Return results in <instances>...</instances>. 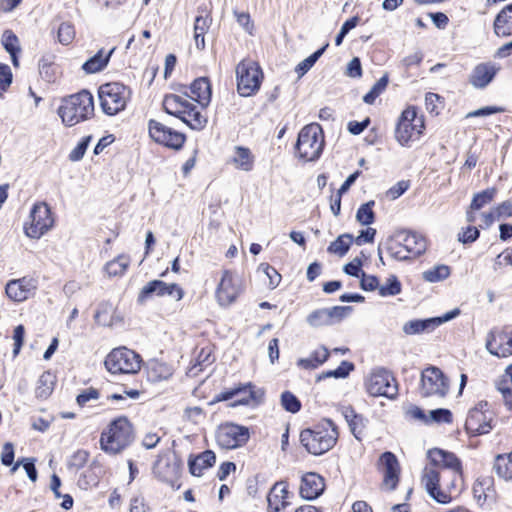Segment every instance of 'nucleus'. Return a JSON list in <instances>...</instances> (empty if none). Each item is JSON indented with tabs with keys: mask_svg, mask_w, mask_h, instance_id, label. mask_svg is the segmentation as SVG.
<instances>
[{
	"mask_svg": "<svg viewBox=\"0 0 512 512\" xmlns=\"http://www.w3.org/2000/svg\"><path fill=\"white\" fill-rule=\"evenodd\" d=\"M114 49H111L107 54H104L103 50H99L93 57L88 59L82 66L86 73H96L104 69L113 53Z\"/></svg>",
	"mask_w": 512,
	"mask_h": 512,
	"instance_id": "obj_36",
	"label": "nucleus"
},
{
	"mask_svg": "<svg viewBox=\"0 0 512 512\" xmlns=\"http://www.w3.org/2000/svg\"><path fill=\"white\" fill-rule=\"evenodd\" d=\"M496 474L508 481L512 479V451L507 454L497 455L493 466Z\"/></svg>",
	"mask_w": 512,
	"mask_h": 512,
	"instance_id": "obj_39",
	"label": "nucleus"
},
{
	"mask_svg": "<svg viewBox=\"0 0 512 512\" xmlns=\"http://www.w3.org/2000/svg\"><path fill=\"white\" fill-rule=\"evenodd\" d=\"M496 194L495 188L486 189L480 193L474 195L470 208L471 210H479L485 205L489 204Z\"/></svg>",
	"mask_w": 512,
	"mask_h": 512,
	"instance_id": "obj_48",
	"label": "nucleus"
},
{
	"mask_svg": "<svg viewBox=\"0 0 512 512\" xmlns=\"http://www.w3.org/2000/svg\"><path fill=\"white\" fill-rule=\"evenodd\" d=\"M192 99L202 108H206L211 101V84L207 77H200L193 81L190 86Z\"/></svg>",
	"mask_w": 512,
	"mask_h": 512,
	"instance_id": "obj_29",
	"label": "nucleus"
},
{
	"mask_svg": "<svg viewBox=\"0 0 512 512\" xmlns=\"http://www.w3.org/2000/svg\"><path fill=\"white\" fill-rule=\"evenodd\" d=\"M243 291L241 278L230 270H224L216 288V299L219 305L229 306L236 301Z\"/></svg>",
	"mask_w": 512,
	"mask_h": 512,
	"instance_id": "obj_14",
	"label": "nucleus"
},
{
	"mask_svg": "<svg viewBox=\"0 0 512 512\" xmlns=\"http://www.w3.org/2000/svg\"><path fill=\"white\" fill-rule=\"evenodd\" d=\"M506 265L512 266V249L503 251L495 258L493 269L498 271Z\"/></svg>",
	"mask_w": 512,
	"mask_h": 512,
	"instance_id": "obj_63",
	"label": "nucleus"
},
{
	"mask_svg": "<svg viewBox=\"0 0 512 512\" xmlns=\"http://www.w3.org/2000/svg\"><path fill=\"white\" fill-rule=\"evenodd\" d=\"M493 26L495 34L499 37L512 35V3L498 13Z\"/></svg>",
	"mask_w": 512,
	"mask_h": 512,
	"instance_id": "obj_33",
	"label": "nucleus"
},
{
	"mask_svg": "<svg viewBox=\"0 0 512 512\" xmlns=\"http://www.w3.org/2000/svg\"><path fill=\"white\" fill-rule=\"evenodd\" d=\"M324 487V479L317 473L310 472L302 477L300 495L307 500H313L322 494Z\"/></svg>",
	"mask_w": 512,
	"mask_h": 512,
	"instance_id": "obj_26",
	"label": "nucleus"
},
{
	"mask_svg": "<svg viewBox=\"0 0 512 512\" xmlns=\"http://www.w3.org/2000/svg\"><path fill=\"white\" fill-rule=\"evenodd\" d=\"M450 273V267L441 264L424 271L422 277L427 282L436 283L447 279Z\"/></svg>",
	"mask_w": 512,
	"mask_h": 512,
	"instance_id": "obj_42",
	"label": "nucleus"
},
{
	"mask_svg": "<svg viewBox=\"0 0 512 512\" xmlns=\"http://www.w3.org/2000/svg\"><path fill=\"white\" fill-rule=\"evenodd\" d=\"M75 28L70 22L60 24L57 32L58 41L63 45H69L75 39Z\"/></svg>",
	"mask_w": 512,
	"mask_h": 512,
	"instance_id": "obj_49",
	"label": "nucleus"
},
{
	"mask_svg": "<svg viewBox=\"0 0 512 512\" xmlns=\"http://www.w3.org/2000/svg\"><path fill=\"white\" fill-rule=\"evenodd\" d=\"M426 422L450 423L452 422V413L450 410L443 408L431 410Z\"/></svg>",
	"mask_w": 512,
	"mask_h": 512,
	"instance_id": "obj_55",
	"label": "nucleus"
},
{
	"mask_svg": "<svg viewBox=\"0 0 512 512\" xmlns=\"http://www.w3.org/2000/svg\"><path fill=\"white\" fill-rule=\"evenodd\" d=\"M216 441L224 449H235L246 444L249 439V430L234 423H225L216 431Z\"/></svg>",
	"mask_w": 512,
	"mask_h": 512,
	"instance_id": "obj_15",
	"label": "nucleus"
},
{
	"mask_svg": "<svg viewBox=\"0 0 512 512\" xmlns=\"http://www.w3.org/2000/svg\"><path fill=\"white\" fill-rule=\"evenodd\" d=\"M64 125L72 127L94 115V100L90 92L83 90L63 99L58 108Z\"/></svg>",
	"mask_w": 512,
	"mask_h": 512,
	"instance_id": "obj_1",
	"label": "nucleus"
},
{
	"mask_svg": "<svg viewBox=\"0 0 512 512\" xmlns=\"http://www.w3.org/2000/svg\"><path fill=\"white\" fill-rule=\"evenodd\" d=\"M281 404L286 411L291 412V413H296L301 408L300 401L290 391H285L282 393Z\"/></svg>",
	"mask_w": 512,
	"mask_h": 512,
	"instance_id": "obj_52",
	"label": "nucleus"
},
{
	"mask_svg": "<svg viewBox=\"0 0 512 512\" xmlns=\"http://www.w3.org/2000/svg\"><path fill=\"white\" fill-rule=\"evenodd\" d=\"M374 201L362 204L356 213V219L361 225H370L374 222L375 215L373 212Z\"/></svg>",
	"mask_w": 512,
	"mask_h": 512,
	"instance_id": "obj_47",
	"label": "nucleus"
},
{
	"mask_svg": "<svg viewBox=\"0 0 512 512\" xmlns=\"http://www.w3.org/2000/svg\"><path fill=\"white\" fill-rule=\"evenodd\" d=\"M234 397H237V400L232 404V406L258 405L263 401L264 390L249 382L239 384L233 388L223 391L217 399L225 401Z\"/></svg>",
	"mask_w": 512,
	"mask_h": 512,
	"instance_id": "obj_13",
	"label": "nucleus"
},
{
	"mask_svg": "<svg viewBox=\"0 0 512 512\" xmlns=\"http://www.w3.org/2000/svg\"><path fill=\"white\" fill-rule=\"evenodd\" d=\"M328 43H326L323 47L315 51L312 55L301 61L295 68L296 73L298 74V78H301L304 74H306L316 63V61L322 56L328 47Z\"/></svg>",
	"mask_w": 512,
	"mask_h": 512,
	"instance_id": "obj_45",
	"label": "nucleus"
},
{
	"mask_svg": "<svg viewBox=\"0 0 512 512\" xmlns=\"http://www.w3.org/2000/svg\"><path fill=\"white\" fill-rule=\"evenodd\" d=\"M55 385V376L46 371L41 374L39 377L36 388L35 395L39 399H47L53 392Z\"/></svg>",
	"mask_w": 512,
	"mask_h": 512,
	"instance_id": "obj_37",
	"label": "nucleus"
},
{
	"mask_svg": "<svg viewBox=\"0 0 512 512\" xmlns=\"http://www.w3.org/2000/svg\"><path fill=\"white\" fill-rule=\"evenodd\" d=\"M12 83V72L8 65L0 63V98Z\"/></svg>",
	"mask_w": 512,
	"mask_h": 512,
	"instance_id": "obj_58",
	"label": "nucleus"
},
{
	"mask_svg": "<svg viewBox=\"0 0 512 512\" xmlns=\"http://www.w3.org/2000/svg\"><path fill=\"white\" fill-rule=\"evenodd\" d=\"M496 389L502 396L505 407L512 411V365H509L504 373L496 380Z\"/></svg>",
	"mask_w": 512,
	"mask_h": 512,
	"instance_id": "obj_32",
	"label": "nucleus"
},
{
	"mask_svg": "<svg viewBox=\"0 0 512 512\" xmlns=\"http://www.w3.org/2000/svg\"><path fill=\"white\" fill-rule=\"evenodd\" d=\"M2 44L9 54H13V52L20 51L19 40L17 36L10 30H6L3 33Z\"/></svg>",
	"mask_w": 512,
	"mask_h": 512,
	"instance_id": "obj_54",
	"label": "nucleus"
},
{
	"mask_svg": "<svg viewBox=\"0 0 512 512\" xmlns=\"http://www.w3.org/2000/svg\"><path fill=\"white\" fill-rule=\"evenodd\" d=\"M442 478L440 472L432 467H425L422 475V484L428 494L437 502L447 504L452 500L451 491L455 487L451 483L446 485L445 489H440L439 483Z\"/></svg>",
	"mask_w": 512,
	"mask_h": 512,
	"instance_id": "obj_18",
	"label": "nucleus"
},
{
	"mask_svg": "<svg viewBox=\"0 0 512 512\" xmlns=\"http://www.w3.org/2000/svg\"><path fill=\"white\" fill-rule=\"evenodd\" d=\"M487 402H480L474 408L469 410L465 422V428L471 435H482L490 431L491 417L487 415L485 408Z\"/></svg>",
	"mask_w": 512,
	"mask_h": 512,
	"instance_id": "obj_21",
	"label": "nucleus"
},
{
	"mask_svg": "<svg viewBox=\"0 0 512 512\" xmlns=\"http://www.w3.org/2000/svg\"><path fill=\"white\" fill-rule=\"evenodd\" d=\"M409 188V182L405 180H401L393 185L387 192L386 195L389 199L395 200L404 194Z\"/></svg>",
	"mask_w": 512,
	"mask_h": 512,
	"instance_id": "obj_62",
	"label": "nucleus"
},
{
	"mask_svg": "<svg viewBox=\"0 0 512 512\" xmlns=\"http://www.w3.org/2000/svg\"><path fill=\"white\" fill-rule=\"evenodd\" d=\"M229 163L237 170L250 172L255 165V155L248 147L234 146Z\"/></svg>",
	"mask_w": 512,
	"mask_h": 512,
	"instance_id": "obj_27",
	"label": "nucleus"
},
{
	"mask_svg": "<svg viewBox=\"0 0 512 512\" xmlns=\"http://www.w3.org/2000/svg\"><path fill=\"white\" fill-rule=\"evenodd\" d=\"M449 391V381L435 366L425 368L421 373L419 393L423 398H444Z\"/></svg>",
	"mask_w": 512,
	"mask_h": 512,
	"instance_id": "obj_11",
	"label": "nucleus"
},
{
	"mask_svg": "<svg viewBox=\"0 0 512 512\" xmlns=\"http://www.w3.org/2000/svg\"><path fill=\"white\" fill-rule=\"evenodd\" d=\"M29 219L30 221L25 224L24 229L25 234L33 239H39L54 226L50 207L44 202L34 204Z\"/></svg>",
	"mask_w": 512,
	"mask_h": 512,
	"instance_id": "obj_12",
	"label": "nucleus"
},
{
	"mask_svg": "<svg viewBox=\"0 0 512 512\" xmlns=\"http://www.w3.org/2000/svg\"><path fill=\"white\" fill-rule=\"evenodd\" d=\"M345 418L348 422L352 434L356 439L361 440V436L365 427L364 418L361 415L355 414L352 409L345 412Z\"/></svg>",
	"mask_w": 512,
	"mask_h": 512,
	"instance_id": "obj_43",
	"label": "nucleus"
},
{
	"mask_svg": "<svg viewBox=\"0 0 512 512\" xmlns=\"http://www.w3.org/2000/svg\"><path fill=\"white\" fill-rule=\"evenodd\" d=\"M486 349L497 357L512 355V331L493 330L486 339Z\"/></svg>",
	"mask_w": 512,
	"mask_h": 512,
	"instance_id": "obj_23",
	"label": "nucleus"
},
{
	"mask_svg": "<svg viewBox=\"0 0 512 512\" xmlns=\"http://www.w3.org/2000/svg\"><path fill=\"white\" fill-rule=\"evenodd\" d=\"M367 393L373 397H386L394 399L398 393V386L393 375L386 369L373 370L365 380Z\"/></svg>",
	"mask_w": 512,
	"mask_h": 512,
	"instance_id": "obj_10",
	"label": "nucleus"
},
{
	"mask_svg": "<svg viewBox=\"0 0 512 512\" xmlns=\"http://www.w3.org/2000/svg\"><path fill=\"white\" fill-rule=\"evenodd\" d=\"M184 418L193 423H199L205 418V412L199 406L187 407L184 410Z\"/></svg>",
	"mask_w": 512,
	"mask_h": 512,
	"instance_id": "obj_60",
	"label": "nucleus"
},
{
	"mask_svg": "<svg viewBox=\"0 0 512 512\" xmlns=\"http://www.w3.org/2000/svg\"><path fill=\"white\" fill-rule=\"evenodd\" d=\"M36 288L34 280L21 278L9 281L6 284L5 292L11 300L22 302L32 296Z\"/></svg>",
	"mask_w": 512,
	"mask_h": 512,
	"instance_id": "obj_25",
	"label": "nucleus"
},
{
	"mask_svg": "<svg viewBox=\"0 0 512 512\" xmlns=\"http://www.w3.org/2000/svg\"><path fill=\"white\" fill-rule=\"evenodd\" d=\"M259 270H261L269 279V288L274 289L279 285L281 281V275L274 267L270 266L269 264L262 263L259 266Z\"/></svg>",
	"mask_w": 512,
	"mask_h": 512,
	"instance_id": "obj_56",
	"label": "nucleus"
},
{
	"mask_svg": "<svg viewBox=\"0 0 512 512\" xmlns=\"http://www.w3.org/2000/svg\"><path fill=\"white\" fill-rule=\"evenodd\" d=\"M152 295L160 297L169 295L176 301H179L183 298L184 292L183 289L175 283L167 284L161 280H152L141 289L138 301L143 302Z\"/></svg>",
	"mask_w": 512,
	"mask_h": 512,
	"instance_id": "obj_22",
	"label": "nucleus"
},
{
	"mask_svg": "<svg viewBox=\"0 0 512 512\" xmlns=\"http://www.w3.org/2000/svg\"><path fill=\"white\" fill-rule=\"evenodd\" d=\"M403 235L399 231L395 233L386 243V249L391 257L396 260H407L409 254L405 251L404 245L402 244Z\"/></svg>",
	"mask_w": 512,
	"mask_h": 512,
	"instance_id": "obj_38",
	"label": "nucleus"
},
{
	"mask_svg": "<svg viewBox=\"0 0 512 512\" xmlns=\"http://www.w3.org/2000/svg\"><path fill=\"white\" fill-rule=\"evenodd\" d=\"M401 292V283L396 276L392 275L388 278L385 285L379 286V294L382 297L395 296Z\"/></svg>",
	"mask_w": 512,
	"mask_h": 512,
	"instance_id": "obj_51",
	"label": "nucleus"
},
{
	"mask_svg": "<svg viewBox=\"0 0 512 512\" xmlns=\"http://www.w3.org/2000/svg\"><path fill=\"white\" fill-rule=\"evenodd\" d=\"M134 440L132 424L126 417L114 419L101 433L100 447L108 454H118Z\"/></svg>",
	"mask_w": 512,
	"mask_h": 512,
	"instance_id": "obj_3",
	"label": "nucleus"
},
{
	"mask_svg": "<svg viewBox=\"0 0 512 512\" xmlns=\"http://www.w3.org/2000/svg\"><path fill=\"white\" fill-rule=\"evenodd\" d=\"M403 235L402 244L409 254V259L420 256L426 250V240L423 236L410 231H401Z\"/></svg>",
	"mask_w": 512,
	"mask_h": 512,
	"instance_id": "obj_31",
	"label": "nucleus"
},
{
	"mask_svg": "<svg viewBox=\"0 0 512 512\" xmlns=\"http://www.w3.org/2000/svg\"><path fill=\"white\" fill-rule=\"evenodd\" d=\"M351 310L350 306L316 309L307 316L306 321L313 328L330 326L343 320Z\"/></svg>",
	"mask_w": 512,
	"mask_h": 512,
	"instance_id": "obj_19",
	"label": "nucleus"
},
{
	"mask_svg": "<svg viewBox=\"0 0 512 512\" xmlns=\"http://www.w3.org/2000/svg\"><path fill=\"white\" fill-rule=\"evenodd\" d=\"M384 476L383 485L388 490L396 488L399 481L400 466L396 456L392 452H385L379 460Z\"/></svg>",
	"mask_w": 512,
	"mask_h": 512,
	"instance_id": "obj_24",
	"label": "nucleus"
},
{
	"mask_svg": "<svg viewBox=\"0 0 512 512\" xmlns=\"http://www.w3.org/2000/svg\"><path fill=\"white\" fill-rule=\"evenodd\" d=\"M130 262L131 260L128 255H119L105 265V271L110 277L122 276L129 267Z\"/></svg>",
	"mask_w": 512,
	"mask_h": 512,
	"instance_id": "obj_40",
	"label": "nucleus"
},
{
	"mask_svg": "<svg viewBox=\"0 0 512 512\" xmlns=\"http://www.w3.org/2000/svg\"><path fill=\"white\" fill-rule=\"evenodd\" d=\"M91 140V136L85 137L70 153L69 159L71 161H79L83 158L86 149Z\"/></svg>",
	"mask_w": 512,
	"mask_h": 512,
	"instance_id": "obj_61",
	"label": "nucleus"
},
{
	"mask_svg": "<svg viewBox=\"0 0 512 512\" xmlns=\"http://www.w3.org/2000/svg\"><path fill=\"white\" fill-rule=\"evenodd\" d=\"M113 313V305L109 302H103L99 304L98 309L94 315V319L99 325L111 326L113 324Z\"/></svg>",
	"mask_w": 512,
	"mask_h": 512,
	"instance_id": "obj_44",
	"label": "nucleus"
},
{
	"mask_svg": "<svg viewBox=\"0 0 512 512\" xmlns=\"http://www.w3.org/2000/svg\"><path fill=\"white\" fill-rule=\"evenodd\" d=\"M163 108L166 113L181 119L194 130L203 129L207 123V118L184 96L166 95Z\"/></svg>",
	"mask_w": 512,
	"mask_h": 512,
	"instance_id": "obj_4",
	"label": "nucleus"
},
{
	"mask_svg": "<svg viewBox=\"0 0 512 512\" xmlns=\"http://www.w3.org/2000/svg\"><path fill=\"white\" fill-rule=\"evenodd\" d=\"M459 314L460 310L458 308H455L439 317H433L423 320H410L403 325L402 330L406 335L429 333L435 330L441 324L456 318Z\"/></svg>",
	"mask_w": 512,
	"mask_h": 512,
	"instance_id": "obj_20",
	"label": "nucleus"
},
{
	"mask_svg": "<svg viewBox=\"0 0 512 512\" xmlns=\"http://www.w3.org/2000/svg\"><path fill=\"white\" fill-rule=\"evenodd\" d=\"M499 68L492 63L478 64L472 71L469 82L475 88H485L495 77Z\"/></svg>",
	"mask_w": 512,
	"mask_h": 512,
	"instance_id": "obj_28",
	"label": "nucleus"
},
{
	"mask_svg": "<svg viewBox=\"0 0 512 512\" xmlns=\"http://www.w3.org/2000/svg\"><path fill=\"white\" fill-rule=\"evenodd\" d=\"M236 79L238 93L250 97L259 90L263 73L257 62L244 59L236 67Z\"/></svg>",
	"mask_w": 512,
	"mask_h": 512,
	"instance_id": "obj_9",
	"label": "nucleus"
},
{
	"mask_svg": "<svg viewBox=\"0 0 512 512\" xmlns=\"http://www.w3.org/2000/svg\"><path fill=\"white\" fill-rule=\"evenodd\" d=\"M427 457L431 464L436 467H442L451 474V486L456 487L457 481L461 479L462 466L458 457L452 453L442 449L434 448L427 452Z\"/></svg>",
	"mask_w": 512,
	"mask_h": 512,
	"instance_id": "obj_17",
	"label": "nucleus"
},
{
	"mask_svg": "<svg viewBox=\"0 0 512 512\" xmlns=\"http://www.w3.org/2000/svg\"><path fill=\"white\" fill-rule=\"evenodd\" d=\"M425 129L424 119L418 116L414 106L407 107L400 115L395 130V138L401 146H410L419 140Z\"/></svg>",
	"mask_w": 512,
	"mask_h": 512,
	"instance_id": "obj_7",
	"label": "nucleus"
},
{
	"mask_svg": "<svg viewBox=\"0 0 512 512\" xmlns=\"http://www.w3.org/2000/svg\"><path fill=\"white\" fill-rule=\"evenodd\" d=\"M388 84L387 76L381 77L371 88V90L363 97V101L367 104H373L376 98L383 93Z\"/></svg>",
	"mask_w": 512,
	"mask_h": 512,
	"instance_id": "obj_50",
	"label": "nucleus"
},
{
	"mask_svg": "<svg viewBox=\"0 0 512 512\" xmlns=\"http://www.w3.org/2000/svg\"><path fill=\"white\" fill-rule=\"evenodd\" d=\"M425 107L429 113L438 115L442 108L441 97L436 93H427L425 95Z\"/></svg>",
	"mask_w": 512,
	"mask_h": 512,
	"instance_id": "obj_57",
	"label": "nucleus"
},
{
	"mask_svg": "<svg viewBox=\"0 0 512 512\" xmlns=\"http://www.w3.org/2000/svg\"><path fill=\"white\" fill-rule=\"evenodd\" d=\"M212 23V19L209 14L205 16L200 14L196 17L194 23V32L205 36Z\"/></svg>",
	"mask_w": 512,
	"mask_h": 512,
	"instance_id": "obj_59",
	"label": "nucleus"
},
{
	"mask_svg": "<svg viewBox=\"0 0 512 512\" xmlns=\"http://www.w3.org/2000/svg\"><path fill=\"white\" fill-rule=\"evenodd\" d=\"M98 95L103 112L113 116L125 109L130 90L121 83L112 82L101 85Z\"/></svg>",
	"mask_w": 512,
	"mask_h": 512,
	"instance_id": "obj_8",
	"label": "nucleus"
},
{
	"mask_svg": "<svg viewBox=\"0 0 512 512\" xmlns=\"http://www.w3.org/2000/svg\"><path fill=\"white\" fill-rule=\"evenodd\" d=\"M479 237V230L474 226H468L458 234V240L463 244L472 243Z\"/></svg>",
	"mask_w": 512,
	"mask_h": 512,
	"instance_id": "obj_64",
	"label": "nucleus"
},
{
	"mask_svg": "<svg viewBox=\"0 0 512 512\" xmlns=\"http://www.w3.org/2000/svg\"><path fill=\"white\" fill-rule=\"evenodd\" d=\"M324 147V136L320 125H306L298 134L295 152L297 157L305 161L318 159Z\"/></svg>",
	"mask_w": 512,
	"mask_h": 512,
	"instance_id": "obj_5",
	"label": "nucleus"
},
{
	"mask_svg": "<svg viewBox=\"0 0 512 512\" xmlns=\"http://www.w3.org/2000/svg\"><path fill=\"white\" fill-rule=\"evenodd\" d=\"M149 135L157 143L174 149H180L185 142V135L164 125L163 123L150 120L149 121Z\"/></svg>",
	"mask_w": 512,
	"mask_h": 512,
	"instance_id": "obj_16",
	"label": "nucleus"
},
{
	"mask_svg": "<svg viewBox=\"0 0 512 512\" xmlns=\"http://www.w3.org/2000/svg\"><path fill=\"white\" fill-rule=\"evenodd\" d=\"M89 457L88 451L79 449L68 458L67 468L72 472H77L87 464Z\"/></svg>",
	"mask_w": 512,
	"mask_h": 512,
	"instance_id": "obj_46",
	"label": "nucleus"
},
{
	"mask_svg": "<svg viewBox=\"0 0 512 512\" xmlns=\"http://www.w3.org/2000/svg\"><path fill=\"white\" fill-rule=\"evenodd\" d=\"M338 439L336 425L329 419L313 429H305L300 434L301 444L313 455H322L334 447Z\"/></svg>",
	"mask_w": 512,
	"mask_h": 512,
	"instance_id": "obj_2",
	"label": "nucleus"
},
{
	"mask_svg": "<svg viewBox=\"0 0 512 512\" xmlns=\"http://www.w3.org/2000/svg\"><path fill=\"white\" fill-rule=\"evenodd\" d=\"M329 357V351L326 347L321 346L315 349L308 357L300 358L297 365L300 368L312 370L322 365Z\"/></svg>",
	"mask_w": 512,
	"mask_h": 512,
	"instance_id": "obj_35",
	"label": "nucleus"
},
{
	"mask_svg": "<svg viewBox=\"0 0 512 512\" xmlns=\"http://www.w3.org/2000/svg\"><path fill=\"white\" fill-rule=\"evenodd\" d=\"M353 241V235L348 233L342 234L328 246L327 251L342 257L348 252Z\"/></svg>",
	"mask_w": 512,
	"mask_h": 512,
	"instance_id": "obj_41",
	"label": "nucleus"
},
{
	"mask_svg": "<svg viewBox=\"0 0 512 512\" xmlns=\"http://www.w3.org/2000/svg\"><path fill=\"white\" fill-rule=\"evenodd\" d=\"M288 489L285 482L276 483L270 490L267 501L269 512H279L282 508L288 505Z\"/></svg>",
	"mask_w": 512,
	"mask_h": 512,
	"instance_id": "obj_30",
	"label": "nucleus"
},
{
	"mask_svg": "<svg viewBox=\"0 0 512 512\" xmlns=\"http://www.w3.org/2000/svg\"><path fill=\"white\" fill-rule=\"evenodd\" d=\"M141 364V356L125 346L111 350L104 361L107 371L115 375L136 374L140 371Z\"/></svg>",
	"mask_w": 512,
	"mask_h": 512,
	"instance_id": "obj_6",
	"label": "nucleus"
},
{
	"mask_svg": "<svg viewBox=\"0 0 512 512\" xmlns=\"http://www.w3.org/2000/svg\"><path fill=\"white\" fill-rule=\"evenodd\" d=\"M216 462V456L213 451L206 450L196 456L194 459L189 460V470L194 476H201L203 471L212 467Z\"/></svg>",
	"mask_w": 512,
	"mask_h": 512,
	"instance_id": "obj_34",
	"label": "nucleus"
},
{
	"mask_svg": "<svg viewBox=\"0 0 512 512\" xmlns=\"http://www.w3.org/2000/svg\"><path fill=\"white\" fill-rule=\"evenodd\" d=\"M354 369L352 363L343 361L340 366L335 370H330L319 376V380L322 378L335 377V378H345L349 375V373Z\"/></svg>",
	"mask_w": 512,
	"mask_h": 512,
	"instance_id": "obj_53",
	"label": "nucleus"
}]
</instances>
